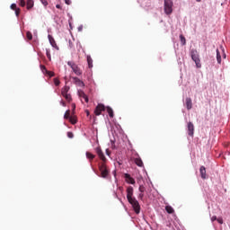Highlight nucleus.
<instances>
[{
    "instance_id": "1",
    "label": "nucleus",
    "mask_w": 230,
    "mask_h": 230,
    "mask_svg": "<svg viewBox=\"0 0 230 230\" xmlns=\"http://www.w3.org/2000/svg\"><path fill=\"white\" fill-rule=\"evenodd\" d=\"M95 151L97 155H99V158L101 159V161L103 162L99 165L101 177H102V179H107V177H109V168H107V165L105 164V163L107 162V158L105 157L103 151H102V147L100 146L96 147Z\"/></svg>"
},
{
    "instance_id": "2",
    "label": "nucleus",
    "mask_w": 230,
    "mask_h": 230,
    "mask_svg": "<svg viewBox=\"0 0 230 230\" xmlns=\"http://www.w3.org/2000/svg\"><path fill=\"white\" fill-rule=\"evenodd\" d=\"M127 199L132 206L135 213L139 215L141 212V206L139 205V201L134 198V188L132 186L127 188Z\"/></svg>"
},
{
    "instance_id": "3",
    "label": "nucleus",
    "mask_w": 230,
    "mask_h": 230,
    "mask_svg": "<svg viewBox=\"0 0 230 230\" xmlns=\"http://www.w3.org/2000/svg\"><path fill=\"white\" fill-rule=\"evenodd\" d=\"M190 57L193 62H195L196 67H198V69H200L202 67V64H200V58L199 56V52L196 49H192L190 51Z\"/></svg>"
},
{
    "instance_id": "4",
    "label": "nucleus",
    "mask_w": 230,
    "mask_h": 230,
    "mask_svg": "<svg viewBox=\"0 0 230 230\" xmlns=\"http://www.w3.org/2000/svg\"><path fill=\"white\" fill-rule=\"evenodd\" d=\"M164 13L166 15H171V13L173 12V1L172 0H164Z\"/></svg>"
},
{
    "instance_id": "5",
    "label": "nucleus",
    "mask_w": 230,
    "mask_h": 230,
    "mask_svg": "<svg viewBox=\"0 0 230 230\" xmlns=\"http://www.w3.org/2000/svg\"><path fill=\"white\" fill-rule=\"evenodd\" d=\"M67 66H69V67H71V69L75 73V75H76L77 76L82 75V73H83L82 69H80L78 65H76L75 62L68 61Z\"/></svg>"
},
{
    "instance_id": "6",
    "label": "nucleus",
    "mask_w": 230,
    "mask_h": 230,
    "mask_svg": "<svg viewBox=\"0 0 230 230\" xmlns=\"http://www.w3.org/2000/svg\"><path fill=\"white\" fill-rule=\"evenodd\" d=\"M103 111H105V105L98 104L94 110L95 116H101Z\"/></svg>"
},
{
    "instance_id": "7",
    "label": "nucleus",
    "mask_w": 230,
    "mask_h": 230,
    "mask_svg": "<svg viewBox=\"0 0 230 230\" xmlns=\"http://www.w3.org/2000/svg\"><path fill=\"white\" fill-rule=\"evenodd\" d=\"M187 128L189 136H190V137H193V135L195 134V126L193 125V122H189L187 125Z\"/></svg>"
},
{
    "instance_id": "8",
    "label": "nucleus",
    "mask_w": 230,
    "mask_h": 230,
    "mask_svg": "<svg viewBox=\"0 0 230 230\" xmlns=\"http://www.w3.org/2000/svg\"><path fill=\"white\" fill-rule=\"evenodd\" d=\"M125 181L128 184H136V180L130 176L128 173L124 174Z\"/></svg>"
},
{
    "instance_id": "9",
    "label": "nucleus",
    "mask_w": 230,
    "mask_h": 230,
    "mask_svg": "<svg viewBox=\"0 0 230 230\" xmlns=\"http://www.w3.org/2000/svg\"><path fill=\"white\" fill-rule=\"evenodd\" d=\"M185 104H186L187 110L191 111V109L193 108V102H191V98L187 97L185 99Z\"/></svg>"
},
{
    "instance_id": "10",
    "label": "nucleus",
    "mask_w": 230,
    "mask_h": 230,
    "mask_svg": "<svg viewBox=\"0 0 230 230\" xmlns=\"http://www.w3.org/2000/svg\"><path fill=\"white\" fill-rule=\"evenodd\" d=\"M48 39L52 48H55V49H58V46L57 45V41H55V39L53 38V36L49 34Z\"/></svg>"
},
{
    "instance_id": "11",
    "label": "nucleus",
    "mask_w": 230,
    "mask_h": 230,
    "mask_svg": "<svg viewBox=\"0 0 230 230\" xmlns=\"http://www.w3.org/2000/svg\"><path fill=\"white\" fill-rule=\"evenodd\" d=\"M199 172L201 179H208V174L206 173V167L204 165L199 168Z\"/></svg>"
},
{
    "instance_id": "12",
    "label": "nucleus",
    "mask_w": 230,
    "mask_h": 230,
    "mask_svg": "<svg viewBox=\"0 0 230 230\" xmlns=\"http://www.w3.org/2000/svg\"><path fill=\"white\" fill-rule=\"evenodd\" d=\"M27 10H31L35 6V2L33 0H27L26 2Z\"/></svg>"
},
{
    "instance_id": "13",
    "label": "nucleus",
    "mask_w": 230,
    "mask_h": 230,
    "mask_svg": "<svg viewBox=\"0 0 230 230\" xmlns=\"http://www.w3.org/2000/svg\"><path fill=\"white\" fill-rule=\"evenodd\" d=\"M106 111L110 116V118H114V111H112V108L111 107H106Z\"/></svg>"
},
{
    "instance_id": "14",
    "label": "nucleus",
    "mask_w": 230,
    "mask_h": 230,
    "mask_svg": "<svg viewBox=\"0 0 230 230\" xmlns=\"http://www.w3.org/2000/svg\"><path fill=\"white\" fill-rule=\"evenodd\" d=\"M69 86L66 85L65 87L62 88L61 90V94L62 96L67 94V93H69Z\"/></svg>"
},
{
    "instance_id": "15",
    "label": "nucleus",
    "mask_w": 230,
    "mask_h": 230,
    "mask_svg": "<svg viewBox=\"0 0 230 230\" xmlns=\"http://www.w3.org/2000/svg\"><path fill=\"white\" fill-rule=\"evenodd\" d=\"M165 210L167 213H169V215L175 213V210L173 209V208H172V206H166Z\"/></svg>"
},
{
    "instance_id": "16",
    "label": "nucleus",
    "mask_w": 230,
    "mask_h": 230,
    "mask_svg": "<svg viewBox=\"0 0 230 230\" xmlns=\"http://www.w3.org/2000/svg\"><path fill=\"white\" fill-rule=\"evenodd\" d=\"M135 164L140 168L143 167V160L141 158H135Z\"/></svg>"
},
{
    "instance_id": "17",
    "label": "nucleus",
    "mask_w": 230,
    "mask_h": 230,
    "mask_svg": "<svg viewBox=\"0 0 230 230\" xmlns=\"http://www.w3.org/2000/svg\"><path fill=\"white\" fill-rule=\"evenodd\" d=\"M87 64L90 69L93 68V58L91 56H87Z\"/></svg>"
},
{
    "instance_id": "18",
    "label": "nucleus",
    "mask_w": 230,
    "mask_h": 230,
    "mask_svg": "<svg viewBox=\"0 0 230 230\" xmlns=\"http://www.w3.org/2000/svg\"><path fill=\"white\" fill-rule=\"evenodd\" d=\"M86 157L90 161H93V159H94L96 157V155H93L91 152H86Z\"/></svg>"
},
{
    "instance_id": "19",
    "label": "nucleus",
    "mask_w": 230,
    "mask_h": 230,
    "mask_svg": "<svg viewBox=\"0 0 230 230\" xmlns=\"http://www.w3.org/2000/svg\"><path fill=\"white\" fill-rule=\"evenodd\" d=\"M80 96H81V98H84V100L86 103H89V97H87V94H85L84 92H82Z\"/></svg>"
},
{
    "instance_id": "20",
    "label": "nucleus",
    "mask_w": 230,
    "mask_h": 230,
    "mask_svg": "<svg viewBox=\"0 0 230 230\" xmlns=\"http://www.w3.org/2000/svg\"><path fill=\"white\" fill-rule=\"evenodd\" d=\"M180 40L181 42V46H186V38L184 37V35H180Z\"/></svg>"
},
{
    "instance_id": "21",
    "label": "nucleus",
    "mask_w": 230,
    "mask_h": 230,
    "mask_svg": "<svg viewBox=\"0 0 230 230\" xmlns=\"http://www.w3.org/2000/svg\"><path fill=\"white\" fill-rule=\"evenodd\" d=\"M217 60L219 64H222V56H220V51L217 49Z\"/></svg>"
},
{
    "instance_id": "22",
    "label": "nucleus",
    "mask_w": 230,
    "mask_h": 230,
    "mask_svg": "<svg viewBox=\"0 0 230 230\" xmlns=\"http://www.w3.org/2000/svg\"><path fill=\"white\" fill-rule=\"evenodd\" d=\"M65 119H69L71 118V111L67 110L64 115Z\"/></svg>"
},
{
    "instance_id": "23",
    "label": "nucleus",
    "mask_w": 230,
    "mask_h": 230,
    "mask_svg": "<svg viewBox=\"0 0 230 230\" xmlns=\"http://www.w3.org/2000/svg\"><path fill=\"white\" fill-rule=\"evenodd\" d=\"M69 121H70V123H72V125H76V122H77V120H76V117H70L69 118Z\"/></svg>"
},
{
    "instance_id": "24",
    "label": "nucleus",
    "mask_w": 230,
    "mask_h": 230,
    "mask_svg": "<svg viewBox=\"0 0 230 230\" xmlns=\"http://www.w3.org/2000/svg\"><path fill=\"white\" fill-rule=\"evenodd\" d=\"M63 98H65L66 100V102H71V94L66 93L65 95H63Z\"/></svg>"
},
{
    "instance_id": "25",
    "label": "nucleus",
    "mask_w": 230,
    "mask_h": 230,
    "mask_svg": "<svg viewBox=\"0 0 230 230\" xmlns=\"http://www.w3.org/2000/svg\"><path fill=\"white\" fill-rule=\"evenodd\" d=\"M26 37L28 40H31L33 39V35L30 31H27Z\"/></svg>"
},
{
    "instance_id": "26",
    "label": "nucleus",
    "mask_w": 230,
    "mask_h": 230,
    "mask_svg": "<svg viewBox=\"0 0 230 230\" xmlns=\"http://www.w3.org/2000/svg\"><path fill=\"white\" fill-rule=\"evenodd\" d=\"M40 67L42 73H44V75H46V71H48V69L46 68V66L40 65Z\"/></svg>"
},
{
    "instance_id": "27",
    "label": "nucleus",
    "mask_w": 230,
    "mask_h": 230,
    "mask_svg": "<svg viewBox=\"0 0 230 230\" xmlns=\"http://www.w3.org/2000/svg\"><path fill=\"white\" fill-rule=\"evenodd\" d=\"M45 75H48L49 76H55V73L54 72H52V71H49V70H46V73H45Z\"/></svg>"
},
{
    "instance_id": "28",
    "label": "nucleus",
    "mask_w": 230,
    "mask_h": 230,
    "mask_svg": "<svg viewBox=\"0 0 230 230\" xmlns=\"http://www.w3.org/2000/svg\"><path fill=\"white\" fill-rule=\"evenodd\" d=\"M74 80L75 84H84V82H82L78 77H74Z\"/></svg>"
},
{
    "instance_id": "29",
    "label": "nucleus",
    "mask_w": 230,
    "mask_h": 230,
    "mask_svg": "<svg viewBox=\"0 0 230 230\" xmlns=\"http://www.w3.org/2000/svg\"><path fill=\"white\" fill-rule=\"evenodd\" d=\"M22 8H24V6H26V1L25 0H20V4H19Z\"/></svg>"
},
{
    "instance_id": "30",
    "label": "nucleus",
    "mask_w": 230,
    "mask_h": 230,
    "mask_svg": "<svg viewBox=\"0 0 230 230\" xmlns=\"http://www.w3.org/2000/svg\"><path fill=\"white\" fill-rule=\"evenodd\" d=\"M46 55H47V58H49V60H51V53L49 52V49L46 50Z\"/></svg>"
},
{
    "instance_id": "31",
    "label": "nucleus",
    "mask_w": 230,
    "mask_h": 230,
    "mask_svg": "<svg viewBox=\"0 0 230 230\" xmlns=\"http://www.w3.org/2000/svg\"><path fill=\"white\" fill-rule=\"evenodd\" d=\"M138 190H139V191H140V193H145V186H143V185H140L139 186V188H138Z\"/></svg>"
},
{
    "instance_id": "32",
    "label": "nucleus",
    "mask_w": 230,
    "mask_h": 230,
    "mask_svg": "<svg viewBox=\"0 0 230 230\" xmlns=\"http://www.w3.org/2000/svg\"><path fill=\"white\" fill-rule=\"evenodd\" d=\"M14 12H15L16 17H19V15L21 14V8H17Z\"/></svg>"
},
{
    "instance_id": "33",
    "label": "nucleus",
    "mask_w": 230,
    "mask_h": 230,
    "mask_svg": "<svg viewBox=\"0 0 230 230\" xmlns=\"http://www.w3.org/2000/svg\"><path fill=\"white\" fill-rule=\"evenodd\" d=\"M67 137H69V139H73V137H75V135L73 134V132H67Z\"/></svg>"
},
{
    "instance_id": "34",
    "label": "nucleus",
    "mask_w": 230,
    "mask_h": 230,
    "mask_svg": "<svg viewBox=\"0 0 230 230\" xmlns=\"http://www.w3.org/2000/svg\"><path fill=\"white\" fill-rule=\"evenodd\" d=\"M54 84H55V85H57V86L60 85V80H58V78H55V79H54Z\"/></svg>"
},
{
    "instance_id": "35",
    "label": "nucleus",
    "mask_w": 230,
    "mask_h": 230,
    "mask_svg": "<svg viewBox=\"0 0 230 230\" xmlns=\"http://www.w3.org/2000/svg\"><path fill=\"white\" fill-rule=\"evenodd\" d=\"M11 10L16 11L17 10V4H11Z\"/></svg>"
},
{
    "instance_id": "36",
    "label": "nucleus",
    "mask_w": 230,
    "mask_h": 230,
    "mask_svg": "<svg viewBox=\"0 0 230 230\" xmlns=\"http://www.w3.org/2000/svg\"><path fill=\"white\" fill-rule=\"evenodd\" d=\"M217 220L218 224H224V219H222V217H218Z\"/></svg>"
},
{
    "instance_id": "37",
    "label": "nucleus",
    "mask_w": 230,
    "mask_h": 230,
    "mask_svg": "<svg viewBox=\"0 0 230 230\" xmlns=\"http://www.w3.org/2000/svg\"><path fill=\"white\" fill-rule=\"evenodd\" d=\"M42 4L48 6V0H40Z\"/></svg>"
},
{
    "instance_id": "38",
    "label": "nucleus",
    "mask_w": 230,
    "mask_h": 230,
    "mask_svg": "<svg viewBox=\"0 0 230 230\" xmlns=\"http://www.w3.org/2000/svg\"><path fill=\"white\" fill-rule=\"evenodd\" d=\"M144 197H145V194L143 192H140V194L138 195V199H143Z\"/></svg>"
},
{
    "instance_id": "39",
    "label": "nucleus",
    "mask_w": 230,
    "mask_h": 230,
    "mask_svg": "<svg viewBox=\"0 0 230 230\" xmlns=\"http://www.w3.org/2000/svg\"><path fill=\"white\" fill-rule=\"evenodd\" d=\"M215 220H217V216H213V217H211V221H212V222H215Z\"/></svg>"
},
{
    "instance_id": "40",
    "label": "nucleus",
    "mask_w": 230,
    "mask_h": 230,
    "mask_svg": "<svg viewBox=\"0 0 230 230\" xmlns=\"http://www.w3.org/2000/svg\"><path fill=\"white\" fill-rule=\"evenodd\" d=\"M66 4H71V0H65Z\"/></svg>"
},
{
    "instance_id": "41",
    "label": "nucleus",
    "mask_w": 230,
    "mask_h": 230,
    "mask_svg": "<svg viewBox=\"0 0 230 230\" xmlns=\"http://www.w3.org/2000/svg\"><path fill=\"white\" fill-rule=\"evenodd\" d=\"M60 104H61L63 107H66V102L61 101Z\"/></svg>"
},
{
    "instance_id": "42",
    "label": "nucleus",
    "mask_w": 230,
    "mask_h": 230,
    "mask_svg": "<svg viewBox=\"0 0 230 230\" xmlns=\"http://www.w3.org/2000/svg\"><path fill=\"white\" fill-rule=\"evenodd\" d=\"M56 8H58V10H60V8H62V6L60 4H57Z\"/></svg>"
},
{
    "instance_id": "43",
    "label": "nucleus",
    "mask_w": 230,
    "mask_h": 230,
    "mask_svg": "<svg viewBox=\"0 0 230 230\" xmlns=\"http://www.w3.org/2000/svg\"><path fill=\"white\" fill-rule=\"evenodd\" d=\"M119 190L121 193H123V187H119Z\"/></svg>"
},
{
    "instance_id": "44",
    "label": "nucleus",
    "mask_w": 230,
    "mask_h": 230,
    "mask_svg": "<svg viewBox=\"0 0 230 230\" xmlns=\"http://www.w3.org/2000/svg\"><path fill=\"white\" fill-rule=\"evenodd\" d=\"M69 46L70 48H73V43H71V41H69Z\"/></svg>"
},
{
    "instance_id": "45",
    "label": "nucleus",
    "mask_w": 230,
    "mask_h": 230,
    "mask_svg": "<svg viewBox=\"0 0 230 230\" xmlns=\"http://www.w3.org/2000/svg\"><path fill=\"white\" fill-rule=\"evenodd\" d=\"M196 1H197V3H200L201 0H196Z\"/></svg>"
}]
</instances>
